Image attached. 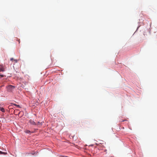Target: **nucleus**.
<instances>
[{"label":"nucleus","instance_id":"9b49d317","mask_svg":"<svg viewBox=\"0 0 157 157\" xmlns=\"http://www.w3.org/2000/svg\"><path fill=\"white\" fill-rule=\"evenodd\" d=\"M60 157H67V156H62V155H61Z\"/></svg>","mask_w":157,"mask_h":157},{"label":"nucleus","instance_id":"6e6552de","mask_svg":"<svg viewBox=\"0 0 157 157\" xmlns=\"http://www.w3.org/2000/svg\"><path fill=\"white\" fill-rule=\"evenodd\" d=\"M14 59H13V58H10V60L11 61H12V62H13V61H14Z\"/></svg>","mask_w":157,"mask_h":157},{"label":"nucleus","instance_id":"423d86ee","mask_svg":"<svg viewBox=\"0 0 157 157\" xmlns=\"http://www.w3.org/2000/svg\"><path fill=\"white\" fill-rule=\"evenodd\" d=\"M0 110L3 112H5L4 109L3 108L0 107Z\"/></svg>","mask_w":157,"mask_h":157},{"label":"nucleus","instance_id":"f257e3e1","mask_svg":"<svg viewBox=\"0 0 157 157\" xmlns=\"http://www.w3.org/2000/svg\"><path fill=\"white\" fill-rule=\"evenodd\" d=\"M15 87L12 85H9L7 87V90L8 91L11 92L14 89Z\"/></svg>","mask_w":157,"mask_h":157},{"label":"nucleus","instance_id":"9d476101","mask_svg":"<svg viewBox=\"0 0 157 157\" xmlns=\"http://www.w3.org/2000/svg\"><path fill=\"white\" fill-rule=\"evenodd\" d=\"M0 76L2 77H4V75H0Z\"/></svg>","mask_w":157,"mask_h":157},{"label":"nucleus","instance_id":"f03ea898","mask_svg":"<svg viewBox=\"0 0 157 157\" xmlns=\"http://www.w3.org/2000/svg\"><path fill=\"white\" fill-rule=\"evenodd\" d=\"M29 122L32 125H36V124L35 122L33 120L30 119L29 121Z\"/></svg>","mask_w":157,"mask_h":157},{"label":"nucleus","instance_id":"0eeeda50","mask_svg":"<svg viewBox=\"0 0 157 157\" xmlns=\"http://www.w3.org/2000/svg\"><path fill=\"white\" fill-rule=\"evenodd\" d=\"M25 132L26 133H30V131H29V130H25Z\"/></svg>","mask_w":157,"mask_h":157},{"label":"nucleus","instance_id":"f8f14e48","mask_svg":"<svg viewBox=\"0 0 157 157\" xmlns=\"http://www.w3.org/2000/svg\"><path fill=\"white\" fill-rule=\"evenodd\" d=\"M34 153H33V152H32V153H31V154H32V155H34Z\"/></svg>","mask_w":157,"mask_h":157},{"label":"nucleus","instance_id":"4468645a","mask_svg":"<svg viewBox=\"0 0 157 157\" xmlns=\"http://www.w3.org/2000/svg\"><path fill=\"white\" fill-rule=\"evenodd\" d=\"M17 106H19V105H18Z\"/></svg>","mask_w":157,"mask_h":157},{"label":"nucleus","instance_id":"20e7f679","mask_svg":"<svg viewBox=\"0 0 157 157\" xmlns=\"http://www.w3.org/2000/svg\"><path fill=\"white\" fill-rule=\"evenodd\" d=\"M44 122H40L39 121L38 122H37V125L38 126H41L42 124H43V123Z\"/></svg>","mask_w":157,"mask_h":157},{"label":"nucleus","instance_id":"39448f33","mask_svg":"<svg viewBox=\"0 0 157 157\" xmlns=\"http://www.w3.org/2000/svg\"><path fill=\"white\" fill-rule=\"evenodd\" d=\"M0 154H4V155H6L7 154V153L3 152L1 151H0Z\"/></svg>","mask_w":157,"mask_h":157},{"label":"nucleus","instance_id":"7ed1b4c3","mask_svg":"<svg viewBox=\"0 0 157 157\" xmlns=\"http://www.w3.org/2000/svg\"><path fill=\"white\" fill-rule=\"evenodd\" d=\"M5 69L4 67L2 65H0V72H3L5 71Z\"/></svg>","mask_w":157,"mask_h":157},{"label":"nucleus","instance_id":"1a4fd4ad","mask_svg":"<svg viewBox=\"0 0 157 157\" xmlns=\"http://www.w3.org/2000/svg\"><path fill=\"white\" fill-rule=\"evenodd\" d=\"M13 61H14L15 63H17V59H14Z\"/></svg>","mask_w":157,"mask_h":157},{"label":"nucleus","instance_id":"ddd939ff","mask_svg":"<svg viewBox=\"0 0 157 157\" xmlns=\"http://www.w3.org/2000/svg\"><path fill=\"white\" fill-rule=\"evenodd\" d=\"M124 121V120H122V121H121V122Z\"/></svg>","mask_w":157,"mask_h":157}]
</instances>
